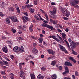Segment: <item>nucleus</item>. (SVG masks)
Returning a JSON list of instances; mask_svg holds the SVG:
<instances>
[{"label": "nucleus", "mask_w": 79, "mask_h": 79, "mask_svg": "<svg viewBox=\"0 0 79 79\" xmlns=\"http://www.w3.org/2000/svg\"><path fill=\"white\" fill-rule=\"evenodd\" d=\"M24 17L27 21H30V19H29L28 17H26V16H24Z\"/></svg>", "instance_id": "37"}, {"label": "nucleus", "mask_w": 79, "mask_h": 79, "mask_svg": "<svg viewBox=\"0 0 79 79\" xmlns=\"http://www.w3.org/2000/svg\"><path fill=\"white\" fill-rule=\"evenodd\" d=\"M69 59L70 60H71V61H73V60L74 59V58H73V57H70L69 58Z\"/></svg>", "instance_id": "44"}, {"label": "nucleus", "mask_w": 79, "mask_h": 79, "mask_svg": "<svg viewBox=\"0 0 79 79\" xmlns=\"http://www.w3.org/2000/svg\"><path fill=\"white\" fill-rule=\"evenodd\" d=\"M19 52H20L21 53L24 52V49L21 48L19 47Z\"/></svg>", "instance_id": "24"}, {"label": "nucleus", "mask_w": 79, "mask_h": 79, "mask_svg": "<svg viewBox=\"0 0 79 79\" xmlns=\"http://www.w3.org/2000/svg\"><path fill=\"white\" fill-rule=\"evenodd\" d=\"M2 39H3V40H5L6 39V37L5 36H2Z\"/></svg>", "instance_id": "48"}, {"label": "nucleus", "mask_w": 79, "mask_h": 79, "mask_svg": "<svg viewBox=\"0 0 79 79\" xmlns=\"http://www.w3.org/2000/svg\"><path fill=\"white\" fill-rule=\"evenodd\" d=\"M63 69V67L61 66H60V70L61 71V70H62Z\"/></svg>", "instance_id": "62"}, {"label": "nucleus", "mask_w": 79, "mask_h": 79, "mask_svg": "<svg viewBox=\"0 0 79 79\" xmlns=\"http://www.w3.org/2000/svg\"><path fill=\"white\" fill-rule=\"evenodd\" d=\"M72 53L73 55H77L78 53L77 52L74 51L73 50H72Z\"/></svg>", "instance_id": "30"}, {"label": "nucleus", "mask_w": 79, "mask_h": 79, "mask_svg": "<svg viewBox=\"0 0 79 79\" xmlns=\"http://www.w3.org/2000/svg\"><path fill=\"white\" fill-rule=\"evenodd\" d=\"M30 76L31 77V79H35V75H34V74H30Z\"/></svg>", "instance_id": "26"}, {"label": "nucleus", "mask_w": 79, "mask_h": 79, "mask_svg": "<svg viewBox=\"0 0 79 79\" xmlns=\"http://www.w3.org/2000/svg\"><path fill=\"white\" fill-rule=\"evenodd\" d=\"M50 13L51 15L55 16V14L56 13V9H54L53 10V11H50Z\"/></svg>", "instance_id": "9"}, {"label": "nucleus", "mask_w": 79, "mask_h": 79, "mask_svg": "<svg viewBox=\"0 0 79 79\" xmlns=\"http://www.w3.org/2000/svg\"><path fill=\"white\" fill-rule=\"evenodd\" d=\"M8 10L10 12H15V9L13 7H10L8 8Z\"/></svg>", "instance_id": "12"}, {"label": "nucleus", "mask_w": 79, "mask_h": 79, "mask_svg": "<svg viewBox=\"0 0 79 79\" xmlns=\"http://www.w3.org/2000/svg\"><path fill=\"white\" fill-rule=\"evenodd\" d=\"M75 74L76 76H79V73L77 71H75Z\"/></svg>", "instance_id": "35"}, {"label": "nucleus", "mask_w": 79, "mask_h": 79, "mask_svg": "<svg viewBox=\"0 0 79 79\" xmlns=\"http://www.w3.org/2000/svg\"><path fill=\"white\" fill-rule=\"evenodd\" d=\"M41 70H42V71H46V70H47V69H46V68H45V67H43L41 68Z\"/></svg>", "instance_id": "40"}, {"label": "nucleus", "mask_w": 79, "mask_h": 79, "mask_svg": "<svg viewBox=\"0 0 79 79\" xmlns=\"http://www.w3.org/2000/svg\"><path fill=\"white\" fill-rule=\"evenodd\" d=\"M23 14L24 15L26 16H28V13L27 12H25L23 13Z\"/></svg>", "instance_id": "41"}, {"label": "nucleus", "mask_w": 79, "mask_h": 79, "mask_svg": "<svg viewBox=\"0 0 79 79\" xmlns=\"http://www.w3.org/2000/svg\"><path fill=\"white\" fill-rule=\"evenodd\" d=\"M64 64L65 66H73V64H71V62L67 61L65 62Z\"/></svg>", "instance_id": "6"}, {"label": "nucleus", "mask_w": 79, "mask_h": 79, "mask_svg": "<svg viewBox=\"0 0 79 79\" xmlns=\"http://www.w3.org/2000/svg\"><path fill=\"white\" fill-rule=\"evenodd\" d=\"M34 3L35 5H37V1H34Z\"/></svg>", "instance_id": "52"}, {"label": "nucleus", "mask_w": 79, "mask_h": 79, "mask_svg": "<svg viewBox=\"0 0 79 79\" xmlns=\"http://www.w3.org/2000/svg\"><path fill=\"white\" fill-rule=\"evenodd\" d=\"M38 40L39 41V43L42 44V42L44 41V38H40L39 39H38Z\"/></svg>", "instance_id": "20"}, {"label": "nucleus", "mask_w": 79, "mask_h": 79, "mask_svg": "<svg viewBox=\"0 0 79 79\" xmlns=\"http://www.w3.org/2000/svg\"><path fill=\"white\" fill-rule=\"evenodd\" d=\"M65 31L66 32H68L69 31V29H68V28H66V29L65 30Z\"/></svg>", "instance_id": "53"}, {"label": "nucleus", "mask_w": 79, "mask_h": 79, "mask_svg": "<svg viewBox=\"0 0 79 79\" xmlns=\"http://www.w3.org/2000/svg\"><path fill=\"white\" fill-rule=\"evenodd\" d=\"M64 41L66 43V44L67 45V47L69 49H70V46H69V43L66 40H64Z\"/></svg>", "instance_id": "18"}, {"label": "nucleus", "mask_w": 79, "mask_h": 79, "mask_svg": "<svg viewBox=\"0 0 79 79\" xmlns=\"http://www.w3.org/2000/svg\"><path fill=\"white\" fill-rule=\"evenodd\" d=\"M41 26L42 27H45L49 28V29H51V30H52V31H53L54 30V28L52 26H50L49 25H48L45 23H43L42 24H41Z\"/></svg>", "instance_id": "3"}, {"label": "nucleus", "mask_w": 79, "mask_h": 79, "mask_svg": "<svg viewBox=\"0 0 79 79\" xmlns=\"http://www.w3.org/2000/svg\"><path fill=\"white\" fill-rule=\"evenodd\" d=\"M40 37H44V35H42V34H40Z\"/></svg>", "instance_id": "60"}, {"label": "nucleus", "mask_w": 79, "mask_h": 79, "mask_svg": "<svg viewBox=\"0 0 79 79\" xmlns=\"http://www.w3.org/2000/svg\"><path fill=\"white\" fill-rule=\"evenodd\" d=\"M0 16H1V17L5 16V15L3 14V13H2V12H0Z\"/></svg>", "instance_id": "34"}, {"label": "nucleus", "mask_w": 79, "mask_h": 79, "mask_svg": "<svg viewBox=\"0 0 79 79\" xmlns=\"http://www.w3.org/2000/svg\"><path fill=\"white\" fill-rule=\"evenodd\" d=\"M60 48L63 51V52H64L65 53H68V52H67V51L66 50V49H65V48L62 46L60 44Z\"/></svg>", "instance_id": "7"}, {"label": "nucleus", "mask_w": 79, "mask_h": 79, "mask_svg": "<svg viewBox=\"0 0 79 79\" xmlns=\"http://www.w3.org/2000/svg\"><path fill=\"white\" fill-rule=\"evenodd\" d=\"M28 57L29 58L30 57H31V58L32 59H34V57L33 56L30 55V56H28Z\"/></svg>", "instance_id": "43"}, {"label": "nucleus", "mask_w": 79, "mask_h": 79, "mask_svg": "<svg viewBox=\"0 0 79 79\" xmlns=\"http://www.w3.org/2000/svg\"><path fill=\"white\" fill-rule=\"evenodd\" d=\"M22 8L23 10H26V6H23Z\"/></svg>", "instance_id": "46"}, {"label": "nucleus", "mask_w": 79, "mask_h": 79, "mask_svg": "<svg viewBox=\"0 0 79 79\" xmlns=\"http://www.w3.org/2000/svg\"><path fill=\"white\" fill-rule=\"evenodd\" d=\"M2 68H3L4 69H6V67L2 65Z\"/></svg>", "instance_id": "61"}, {"label": "nucleus", "mask_w": 79, "mask_h": 79, "mask_svg": "<svg viewBox=\"0 0 79 79\" xmlns=\"http://www.w3.org/2000/svg\"><path fill=\"white\" fill-rule=\"evenodd\" d=\"M74 63H76V62H77V61L76 60L74 59L72 61Z\"/></svg>", "instance_id": "56"}, {"label": "nucleus", "mask_w": 79, "mask_h": 79, "mask_svg": "<svg viewBox=\"0 0 79 79\" xmlns=\"http://www.w3.org/2000/svg\"><path fill=\"white\" fill-rule=\"evenodd\" d=\"M13 21L14 22H17V23L18 22V19H15L13 20Z\"/></svg>", "instance_id": "42"}, {"label": "nucleus", "mask_w": 79, "mask_h": 79, "mask_svg": "<svg viewBox=\"0 0 79 79\" xmlns=\"http://www.w3.org/2000/svg\"><path fill=\"white\" fill-rule=\"evenodd\" d=\"M68 40L69 42H71V43L72 42V41H73L71 40V39H69Z\"/></svg>", "instance_id": "63"}, {"label": "nucleus", "mask_w": 79, "mask_h": 79, "mask_svg": "<svg viewBox=\"0 0 79 79\" xmlns=\"http://www.w3.org/2000/svg\"><path fill=\"white\" fill-rule=\"evenodd\" d=\"M40 11H42V12L43 13H44V15L45 14V11H44L42 9H40Z\"/></svg>", "instance_id": "50"}, {"label": "nucleus", "mask_w": 79, "mask_h": 79, "mask_svg": "<svg viewBox=\"0 0 79 79\" xmlns=\"http://www.w3.org/2000/svg\"><path fill=\"white\" fill-rule=\"evenodd\" d=\"M31 38H32L33 39H34L35 40L36 39V38L35 37H34L33 36H31Z\"/></svg>", "instance_id": "58"}, {"label": "nucleus", "mask_w": 79, "mask_h": 79, "mask_svg": "<svg viewBox=\"0 0 79 79\" xmlns=\"http://www.w3.org/2000/svg\"><path fill=\"white\" fill-rule=\"evenodd\" d=\"M43 21L44 23H46V24H47L48 23V22L46 20H45L44 19L43 20Z\"/></svg>", "instance_id": "57"}, {"label": "nucleus", "mask_w": 79, "mask_h": 79, "mask_svg": "<svg viewBox=\"0 0 79 79\" xmlns=\"http://www.w3.org/2000/svg\"><path fill=\"white\" fill-rule=\"evenodd\" d=\"M23 23H25L27 22V20H26L24 19H23Z\"/></svg>", "instance_id": "51"}, {"label": "nucleus", "mask_w": 79, "mask_h": 79, "mask_svg": "<svg viewBox=\"0 0 79 79\" xmlns=\"http://www.w3.org/2000/svg\"><path fill=\"white\" fill-rule=\"evenodd\" d=\"M60 39L61 40V41H60V43L63 44V43H64V41L63 40V39H62V38H61V37L60 36Z\"/></svg>", "instance_id": "31"}, {"label": "nucleus", "mask_w": 79, "mask_h": 79, "mask_svg": "<svg viewBox=\"0 0 79 79\" xmlns=\"http://www.w3.org/2000/svg\"><path fill=\"white\" fill-rule=\"evenodd\" d=\"M63 18L64 20H68V18L66 17H64Z\"/></svg>", "instance_id": "49"}, {"label": "nucleus", "mask_w": 79, "mask_h": 79, "mask_svg": "<svg viewBox=\"0 0 79 79\" xmlns=\"http://www.w3.org/2000/svg\"><path fill=\"white\" fill-rule=\"evenodd\" d=\"M9 18L13 21L15 19L16 17L14 16H10L9 17Z\"/></svg>", "instance_id": "25"}, {"label": "nucleus", "mask_w": 79, "mask_h": 79, "mask_svg": "<svg viewBox=\"0 0 79 79\" xmlns=\"http://www.w3.org/2000/svg\"><path fill=\"white\" fill-rule=\"evenodd\" d=\"M56 61L54 60L52 61L51 64V65H52V66H55L56 64Z\"/></svg>", "instance_id": "27"}, {"label": "nucleus", "mask_w": 79, "mask_h": 79, "mask_svg": "<svg viewBox=\"0 0 79 79\" xmlns=\"http://www.w3.org/2000/svg\"><path fill=\"white\" fill-rule=\"evenodd\" d=\"M29 9L30 11V13H34V11H35L34 9L32 8H29Z\"/></svg>", "instance_id": "19"}, {"label": "nucleus", "mask_w": 79, "mask_h": 79, "mask_svg": "<svg viewBox=\"0 0 79 79\" xmlns=\"http://www.w3.org/2000/svg\"><path fill=\"white\" fill-rule=\"evenodd\" d=\"M52 38L53 39H55H55H56V37L55 35H53L52 36Z\"/></svg>", "instance_id": "47"}, {"label": "nucleus", "mask_w": 79, "mask_h": 79, "mask_svg": "<svg viewBox=\"0 0 79 79\" xmlns=\"http://www.w3.org/2000/svg\"><path fill=\"white\" fill-rule=\"evenodd\" d=\"M6 24H10V19H9V18H7L6 19Z\"/></svg>", "instance_id": "17"}, {"label": "nucleus", "mask_w": 79, "mask_h": 79, "mask_svg": "<svg viewBox=\"0 0 79 79\" xmlns=\"http://www.w3.org/2000/svg\"><path fill=\"white\" fill-rule=\"evenodd\" d=\"M12 32L13 33H16V30L15 29H13L11 30Z\"/></svg>", "instance_id": "39"}, {"label": "nucleus", "mask_w": 79, "mask_h": 79, "mask_svg": "<svg viewBox=\"0 0 79 79\" xmlns=\"http://www.w3.org/2000/svg\"><path fill=\"white\" fill-rule=\"evenodd\" d=\"M72 77L73 79H76V77H75V76L74 75H72Z\"/></svg>", "instance_id": "59"}, {"label": "nucleus", "mask_w": 79, "mask_h": 79, "mask_svg": "<svg viewBox=\"0 0 79 79\" xmlns=\"http://www.w3.org/2000/svg\"><path fill=\"white\" fill-rule=\"evenodd\" d=\"M32 52L34 54H36L38 53V51L35 48H33L32 50Z\"/></svg>", "instance_id": "13"}, {"label": "nucleus", "mask_w": 79, "mask_h": 79, "mask_svg": "<svg viewBox=\"0 0 79 79\" xmlns=\"http://www.w3.org/2000/svg\"><path fill=\"white\" fill-rule=\"evenodd\" d=\"M38 79H43L44 78V77L41 74H39L37 77Z\"/></svg>", "instance_id": "14"}, {"label": "nucleus", "mask_w": 79, "mask_h": 79, "mask_svg": "<svg viewBox=\"0 0 79 79\" xmlns=\"http://www.w3.org/2000/svg\"><path fill=\"white\" fill-rule=\"evenodd\" d=\"M2 50H3L4 52H5V53H6L8 52V49L7 48V47H4L2 49Z\"/></svg>", "instance_id": "11"}, {"label": "nucleus", "mask_w": 79, "mask_h": 79, "mask_svg": "<svg viewBox=\"0 0 79 79\" xmlns=\"http://www.w3.org/2000/svg\"><path fill=\"white\" fill-rule=\"evenodd\" d=\"M19 47L16 46L14 47L13 48V50L15 52H19Z\"/></svg>", "instance_id": "10"}, {"label": "nucleus", "mask_w": 79, "mask_h": 79, "mask_svg": "<svg viewBox=\"0 0 79 79\" xmlns=\"http://www.w3.org/2000/svg\"><path fill=\"white\" fill-rule=\"evenodd\" d=\"M64 79H71V78L69 77H65Z\"/></svg>", "instance_id": "64"}, {"label": "nucleus", "mask_w": 79, "mask_h": 79, "mask_svg": "<svg viewBox=\"0 0 79 79\" xmlns=\"http://www.w3.org/2000/svg\"><path fill=\"white\" fill-rule=\"evenodd\" d=\"M1 74H3V75H5V74H6V73H5V72L4 71H2L1 72Z\"/></svg>", "instance_id": "45"}, {"label": "nucleus", "mask_w": 79, "mask_h": 79, "mask_svg": "<svg viewBox=\"0 0 79 79\" xmlns=\"http://www.w3.org/2000/svg\"><path fill=\"white\" fill-rule=\"evenodd\" d=\"M2 61L3 63H4L5 64H8V62L5 60H3Z\"/></svg>", "instance_id": "33"}, {"label": "nucleus", "mask_w": 79, "mask_h": 79, "mask_svg": "<svg viewBox=\"0 0 79 79\" xmlns=\"http://www.w3.org/2000/svg\"><path fill=\"white\" fill-rule=\"evenodd\" d=\"M35 19H36V20H37V21H39L40 19H39V17H38V16L35 15Z\"/></svg>", "instance_id": "32"}, {"label": "nucleus", "mask_w": 79, "mask_h": 79, "mask_svg": "<svg viewBox=\"0 0 79 79\" xmlns=\"http://www.w3.org/2000/svg\"><path fill=\"white\" fill-rule=\"evenodd\" d=\"M79 0H76L72 1V2L70 3L71 5V6H74L75 8H79V6L78 5H76L75 6V5H77V4H78L79 3Z\"/></svg>", "instance_id": "2"}, {"label": "nucleus", "mask_w": 79, "mask_h": 79, "mask_svg": "<svg viewBox=\"0 0 79 79\" xmlns=\"http://www.w3.org/2000/svg\"><path fill=\"white\" fill-rule=\"evenodd\" d=\"M16 9L18 13H21V11H20V10H19V7H18V8Z\"/></svg>", "instance_id": "38"}, {"label": "nucleus", "mask_w": 79, "mask_h": 79, "mask_svg": "<svg viewBox=\"0 0 79 79\" xmlns=\"http://www.w3.org/2000/svg\"><path fill=\"white\" fill-rule=\"evenodd\" d=\"M60 34L62 36L63 40H64V39H66V34L64 33H60Z\"/></svg>", "instance_id": "16"}, {"label": "nucleus", "mask_w": 79, "mask_h": 79, "mask_svg": "<svg viewBox=\"0 0 79 79\" xmlns=\"http://www.w3.org/2000/svg\"><path fill=\"white\" fill-rule=\"evenodd\" d=\"M33 25H31V26H30V27H29V29L30 31V32H32L33 31V30L32 29L33 28Z\"/></svg>", "instance_id": "21"}, {"label": "nucleus", "mask_w": 79, "mask_h": 79, "mask_svg": "<svg viewBox=\"0 0 79 79\" xmlns=\"http://www.w3.org/2000/svg\"><path fill=\"white\" fill-rule=\"evenodd\" d=\"M26 6L27 8H31V7H32V6H33V5H32V4H28Z\"/></svg>", "instance_id": "29"}, {"label": "nucleus", "mask_w": 79, "mask_h": 79, "mask_svg": "<svg viewBox=\"0 0 79 79\" xmlns=\"http://www.w3.org/2000/svg\"><path fill=\"white\" fill-rule=\"evenodd\" d=\"M18 39L19 40H23V39L21 37H19Z\"/></svg>", "instance_id": "54"}, {"label": "nucleus", "mask_w": 79, "mask_h": 79, "mask_svg": "<svg viewBox=\"0 0 79 79\" xmlns=\"http://www.w3.org/2000/svg\"><path fill=\"white\" fill-rule=\"evenodd\" d=\"M45 15L47 21H48V15L46 14H45Z\"/></svg>", "instance_id": "36"}, {"label": "nucleus", "mask_w": 79, "mask_h": 79, "mask_svg": "<svg viewBox=\"0 0 79 79\" xmlns=\"http://www.w3.org/2000/svg\"><path fill=\"white\" fill-rule=\"evenodd\" d=\"M10 78L11 79H15V77H14L15 76V74L13 73H11L10 74Z\"/></svg>", "instance_id": "23"}, {"label": "nucleus", "mask_w": 79, "mask_h": 79, "mask_svg": "<svg viewBox=\"0 0 79 79\" xmlns=\"http://www.w3.org/2000/svg\"><path fill=\"white\" fill-rule=\"evenodd\" d=\"M51 77L53 79H56V75L55 74L52 75L51 76Z\"/></svg>", "instance_id": "28"}, {"label": "nucleus", "mask_w": 79, "mask_h": 79, "mask_svg": "<svg viewBox=\"0 0 79 79\" xmlns=\"http://www.w3.org/2000/svg\"><path fill=\"white\" fill-rule=\"evenodd\" d=\"M47 51L49 54H51L52 55L55 54V52L53 51L52 49H48Z\"/></svg>", "instance_id": "8"}, {"label": "nucleus", "mask_w": 79, "mask_h": 79, "mask_svg": "<svg viewBox=\"0 0 79 79\" xmlns=\"http://www.w3.org/2000/svg\"><path fill=\"white\" fill-rule=\"evenodd\" d=\"M50 21L52 23V24H57V22H56V21L53 20V19H50Z\"/></svg>", "instance_id": "15"}, {"label": "nucleus", "mask_w": 79, "mask_h": 79, "mask_svg": "<svg viewBox=\"0 0 79 79\" xmlns=\"http://www.w3.org/2000/svg\"><path fill=\"white\" fill-rule=\"evenodd\" d=\"M65 71L63 73V75H64V74H69V69L68 67L66 66L65 67Z\"/></svg>", "instance_id": "5"}, {"label": "nucleus", "mask_w": 79, "mask_h": 79, "mask_svg": "<svg viewBox=\"0 0 79 79\" xmlns=\"http://www.w3.org/2000/svg\"><path fill=\"white\" fill-rule=\"evenodd\" d=\"M61 10L62 11V13L64 14V15L67 17H69L70 16V13L68 10L66 8H61Z\"/></svg>", "instance_id": "1"}, {"label": "nucleus", "mask_w": 79, "mask_h": 79, "mask_svg": "<svg viewBox=\"0 0 79 79\" xmlns=\"http://www.w3.org/2000/svg\"><path fill=\"white\" fill-rule=\"evenodd\" d=\"M23 75H24V72L21 70L20 71V77H23Z\"/></svg>", "instance_id": "22"}, {"label": "nucleus", "mask_w": 79, "mask_h": 79, "mask_svg": "<svg viewBox=\"0 0 79 79\" xmlns=\"http://www.w3.org/2000/svg\"><path fill=\"white\" fill-rule=\"evenodd\" d=\"M78 45H79V43H76V42L73 41H72L71 43H70V46L72 49H74V48H75Z\"/></svg>", "instance_id": "4"}, {"label": "nucleus", "mask_w": 79, "mask_h": 79, "mask_svg": "<svg viewBox=\"0 0 79 79\" xmlns=\"http://www.w3.org/2000/svg\"><path fill=\"white\" fill-rule=\"evenodd\" d=\"M10 57L11 59H13V58H14V56L11 55L10 56Z\"/></svg>", "instance_id": "55"}]
</instances>
